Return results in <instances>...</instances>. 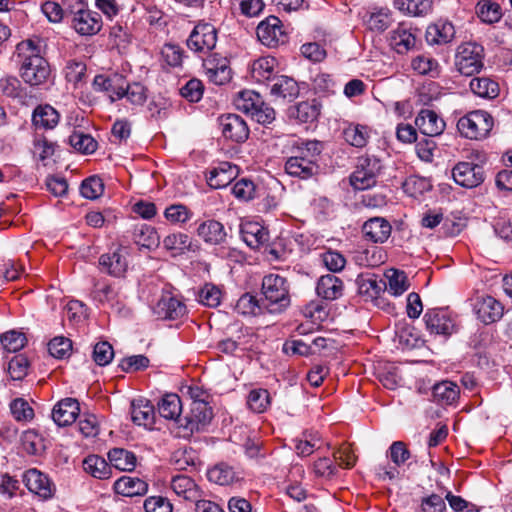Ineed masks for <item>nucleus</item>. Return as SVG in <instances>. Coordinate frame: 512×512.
Returning a JSON list of instances; mask_svg holds the SVG:
<instances>
[{
  "mask_svg": "<svg viewBox=\"0 0 512 512\" xmlns=\"http://www.w3.org/2000/svg\"><path fill=\"white\" fill-rule=\"evenodd\" d=\"M40 52V39H28L16 46L20 76L25 83L31 86L41 85L50 75L49 64L40 55Z\"/></svg>",
  "mask_w": 512,
  "mask_h": 512,
  "instance_id": "nucleus-1",
  "label": "nucleus"
},
{
  "mask_svg": "<svg viewBox=\"0 0 512 512\" xmlns=\"http://www.w3.org/2000/svg\"><path fill=\"white\" fill-rule=\"evenodd\" d=\"M291 304L290 285L288 280L279 275L270 273L265 275L261 283L260 305L265 312L280 314Z\"/></svg>",
  "mask_w": 512,
  "mask_h": 512,
  "instance_id": "nucleus-2",
  "label": "nucleus"
},
{
  "mask_svg": "<svg viewBox=\"0 0 512 512\" xmlns=\"http://www.w3.org/2000/svg\"><path fill=\"white\" fill-rule=\"evenodd\" d=\"M213 411L208 402L193 400L190 412L177 420L175 435L179 438L190 439L195 432L203 431L211 422Z\"/></svg>",
  "mask_w": 512,
  "mask_h": 512,
  "instance_id": "nucleus-3",
  "label": "nucleus"
},
{
  "mask_svg": "<svg viewBox=\"0 0 512 512\" xmlns=\"http://www.w3.org/2000/svg\"><path fill=\"white\" fill-rule=\"evenodd\" d=\"M493 125V117L488 112L475 110L458 120L457 129L465 138L480 140L488 136Z\"/></svg>",
  "mask_w": 512,
  "mask_h": 512,
  "instance_id": "nucleus-4",
  "label": "nucleus"
},
{
  "mask_svg": "<svg viewBox=\"0 0 512 512\" xmlns=\"http://www.w3.org/2000/svg\"><path fill=\"white\" fill-rule=\"evenodd\" d=\"M484 48L475 42L461 44L455 54V67L465 76H473L484 67Z\"/></svg>",
  "mask_w": 512,
  "mask_h": 512,
  "instance_id": "nucleus-5",
  "label": "nucleus"
},
{
  "mask_svg": "<svg viewBox=\"0 0 512 512\" xmlns=\"http://www.w3.org/2000/svg\"><path fill=\"white\" fill-rule=\"evenodd\" d=\"M382 165L375 156H361L357 159L355 170L350 175V184L356 190L369 189L377 183Z\"/></svg>",
  "mask_w": 512,
  "mask_h": 512,
  "instance_id": "nucleus-6",
  "label": "nucleus"
},
{
  "mask_svg": "<svg viewBox=\"0 0 512 512\" xmlns=\"http://www.w3.org/2000/svg\"><path fill=\"white\" fill-rule=\"evenodd\" d=\"M259 41L269 47L276 48L288 42V34L283 29L281 20L276 16H269L257 26Z\"/></svg>",
  "mask_w": 512,
  "mask_h": 512,
  "instance_id": "nucleus-7",
  "label": "nucleus"
},
{
  "mask_svg": "<svg viewBox=\"0 0 512 512\" xmlns=\"http://www.w3.org/2000/svg\"><path fill=\"white\" fill-rule=\"evenodd\" d=\"M217 43V29L208 22H199L187 39V47L196 53H208Z\"/></svg>",
  "mask_w": 512,
  "mask_h": 512,
  "instance_id": "nucleus-8",
  "label": "nucleus"
},
{
  "mask_svg": "<svg viewBox=\"0 0 512 512\" xmlns=\"http://www.w3.org/2000/svg\"><path fill=\"white\" fill-rule=\"evenodd\" d=\"M203 69L208 80L216 85H224L231 80L229 60L218 53H211L203 59Z\"/></svg>",
  "mask_w": 512,
  "mask_h": 512,
  "instance_id": "nucleus-9",
  "label": "nucleus"
},
{
  "mask_svg": "<svg viewBox=\"0 0 512 512\" xmlns=\"http://www.w3.org/2000/svg\"><path fill=\"white\" fill-rule=\"evenodd\" d=\"M454 181L464 188H475L485 180V172L481 165L473 162H459L452 169Z\"/></svg>",
  "mask_w": 512,
  "mask_h": 512,
  "instance_id": "nucleus-10",
  "label": "nucleus"
},
{
  "mask_svg": "<svg viewBox=\"0 0 512 512\" xmlns=\"http://www.w3.org/2000/svg\"><path fill=\"white\" fill-rule=\"evenodd\" d=\"M423 319L427 330L431 334L447 337L456 331L454 321L445 309H428Z\"/></svg>",
  "mask_w": 512,
  "mask_h": 512,
  "instance_id": "nucleus-11",
  "label": "nucleus"
},
{
  "mask_svg": "<svg viewBox=\"0 0 512 512\" xmlns=\"http://www.w3.org/2000/svg\"><path fill=\"white\" fill-rule=\"evenodd\" d=\"M417 30L410 23L401 22L390 32L389 44L398 54H406L416 47Z\"/></svg>",
  "mask_w": 512,
  "mask_h": 512,
  "instance_id": "nucleus-12",
  "label": "nucleus"
},
{
  "mask_svg": "<svg viewBox=\"0 0 512 512\" xmlns=\"http://www.w3.org/2000/svg\"><path fill=\"white\" fill-rule=\"evenodd\" d=\"M218 121L222 134L226 139L236 143H242L248 139L249 128L241 116L237 114L221 115Z\"/></svg>",
  "mask_w": 512,
  "mask_h": 512,
  "instance_id": "nucleus-13",
  "label": "nucleus"
},
{
  "mask_svg": "<svg viewBox=\"0 0 512 512\" xmlns=\"http://www.w3.org/2000/svg\"><path fill=\"white\" fill-rule=\"evenodd\" d=\"M473 310L484 324H491L501 319L504 307L494 297L482 295L474 299Z\"/></svg>",
  "mask_w": 512,
  "mask_h": 512,
  "instance_id": "nucleus-14",
  "label": "nucleus"
},
{
  "mask_svg": "<svg viewBox=\"0 0 512 512\" xmlns=\"http://www.w3.org/2000/svg\"><path fill=\"white\" fill-rule=\"evenodd\" d=\"M186 312V305L171 293L163 294L153 307V313L163 320L180 319Z\"/></svg>",
  "mask_w": 512,
  "mask_h": 512,
  "instance_id": "nucleus-15",
  "label": "nucleus"
},
{
  "mask_svg": "<svg viewBox=\"0 0 512 512\" xmlns=\"http://www.w3.org/2000/svg\"><path fill=\"white\" fill-rule=\"evenodd\" d=\"M125 77L119 73L99 74L94 77L93 87L96 91L108 94L110 102L123 99Z\"/></svg>",
  "mask_w": 512,
  "mask_h": 512,
  "instance_id": "nucleus-16",
  "label": "nucleus"
},
{
  "mask_svg": "<svg viewBox=\"0 0 512 512\" xmlns=\"http://www.w3.org/2000/svg\"><path fill=\"white\" fill-rule=\"evenodd\" d=\"M70 27L81 36L98 34L103 26L101 15L91 9L69 20Z\"/></svg>",
  "mask_w": 512,
  "mask_h": 512,
  "instance_id": "nucleus-17",
  "label": "nucleus"
},
{
  "mask_svg": "<svg viewBox=\"0 0 512 512\" xmlns=\"http://www.w3.org/2000/svg\"><path fill=\"white\" fill-rule=\"evenodd\" d=\"M270 94L275 101L291 102L298 97L299 86L293 78L279 75L271 81Z\"/></svg>",
  "mask_w": 512,
  "mask_h": 512,
  "instance_id": "nucleus-18",
  "label": "nucleus"
},
{
  "mask_svg": "<svg viewBox=\"0 0 512 512\" xmlns=\"http://www.w3.org/2000/svg\"><path fill=\"white\" fill-rule=\"evenodd\" d=\"M127 255L128 251L125 247H118L112 253L101 255L99 264L109 275L122 277L128 268Z\"/></svg>",
  "mask_w": 512,
  "mask_h": 512,
  "instance_id": "nucleus-19",
  "label": "nucleus"
},
{
  "mask_svg": "<svg viewBox=\"0 0 512 512\" xmlns=\"http://www.w3.org/2000/svg\"><path fill=\"white\" fill-rule=\"evenodd\" d=\"M391 232V224L383 217H372L365 221L362 226L363 237L372 243L382 244L386 242Z\"/></svg>",
  "mask_w": 512,
  "mask_h": 512,
  "instance_id": "nucleus-20",
  "label": "nucleus"
},
{
  "mask_svg": "<svg viewBox=\"0 0 512 512\" xmlns=\"http://www.w3.org/2000/svg\"><path fill=\"white\" fill-rule=\"evenodd\" d=\"M238 167L230 162H220L207 174V184L213 189H221L228 186L238 175Z\"/></svg>",
  "mask_w": 512,
  "mask_h": 512,
  "instance_id": "nucleus-21",
  "label": "nucleus"
},
{
  "mask_svg": "<svg viewBox=\"0 0 512 512\" xmlns=\"http://www.w3.org/2000/svg\"><path fill=\"white\" fill-rule=\"evenodd\" d=\"M415 125L419 131L428 137H436L445 129L444 120L433 110L422 109L415 119Z\"/></svg>",
  "mask_w": 512,
  "mask_h": 512,
  "instance_id": "nucleus-22",
  "label": "nucleus"
},
{
  "mask_svg": "<svg viewBox=\"0 0 512 512\" xmlns=\"http://www.w3.org/2000/svg\"><path fill=\"white\" fill-rule=\"evenodd\" d=\"M316 293L323 300H337L344 294V283L334 274L322 275L316 283Z\"/></svg>",
  "mask_w": 512,
  "mask_h": 512,
  "instance_id": "nucleus-23",
  "label": "nucleus"
},
{
  "mask_svg": "<svg viewBox=\"0 0 512 512\" xmlns=\"http://www.w3.org/2000/svg\"><path fill=\"white\" fill-rule=\"evenodd\" d=\"M23 482L32 493L43 499L50 498L53 494V487L46 475L37 469H30L23 474Z\"/></svg>",
  "mask_w": 512,
  "mask_h": 512,
  "instance_id": "nucleus-24",
  "label": "nucleus"
},
{
  "mask_svg": "<svg viewBox=\"0 0 512 512\" xmlns=\"http://www.w3.org/2000/svg\"><path fill=\"white\" fill-rule=\"evenodd\" d=\"M285 171L293 177L309 179L319 171V164L302 156H291L286 160Z\"/></svg>",
  "mask_w": 512,
  "mask_h": 512,
  "instance_id": "nucleus-25",
  "label": "nucleus"
},
{
  "mask_svg": "<svg viewBox=\"0 0 512 512\" xmlns=\"http://www.w3.org/2000/svg\"><path fill=\"white\" fill-rule=\"evenodd\" d=\"M196 232L199 238L210 245H220L227 237L223 224L214 219L200 223Z\"/></svg>",
  "mask_w": 512,
  "mask_h": 512,
  "instance_id": "nucleus-26",
  "label": "nucleus"
},
{
  "mask_svg": "<svg viewBox=\"0 0 512 512\" xmlns=\"http://www.w3.org/2000/svg\"><path fill=\"white\" fill-rule=\"evenodd\" d=\"M240 232L243 241L252 249H259L269 241L268 230L257 222L242 224Z\"/></svg>",
  "mask_w": 512,
  "mask_h": 512,
  "instance_id": "nucleus-27",
  "label": "nucleus"
},
{
  "mask_svg": "<svg viewBox=\"0 0 512 512\" xmlns=\"http://www.w3.org/2000/svg\"><path fill=\"white\" fill-rule=\"evenodd\" d=\"M86 64L82 61L72 60L66 65V81L73 83L72 94L82 98L83 89L86 87Z\"/></svg>",
  "mask_w": 512,
  "mask_h": 512,
  "instance_id": "nucleus-28",
  "label": "nucleus"
},
{
  "mask_svg": "<svg viewBox=\"0 0 512 512\" xmlns=\"http://www.w3.org/2000/svg\"><path fill=\"white\" fill-rule=\"evenodd\" d=\"M113 489L126 497L143 496L148 491V484L138 477L122 476L114 482Z\"/></svg>",
  "mask_w": 512,
  "mask_h": 512,
  "instance_id": "nucleus-29",
  "label": "nucleus"
},
{
  "mask_svg": "<svg viewBox=\"0 0 512 512\" xmlns=\"http://www.w3.org/2000/svg\"><path fill=\"white\" fill-rule=\"evenodd\" d=\"M320 115V105L315 101H303L288 109V116L299 123H313Z\"/></svg>",
  "mask_w": 512,
  "mask_h": 512,
  "instance_id": "nucleus-30",
  "label": "nucleus"
},
{
  "mask_svg": "<svg viewBox=\"0 0 512 512\" xmlns=\"http://www.w3.org/2000/svg\"><path fill=\"white\" fill-rule=\"evenodd\" d=\"M132 421L144 427H152L155 423L154 406L148 400H133L131 403Z\"/></svg>",
  "mask_w": 512,
  "mask_h": 512,
  "instance_id": "nucleus-31",
  "label": "nucleus"
},
{
  "mask_svg": "<svg viewBox=\"0 0 512 512\" xmlns=\"http://www.w3.org/2000/svg\"><path fill=\"white\" fill-rule=\"evenodd\" d=\"M460 395L458 385L452 381H442L433 386V401L441 406L453 405Z\"/></svg>",
  "mask_w": 512,
  "mask_h": 512,
  "instance_id": "nucleus-32",
  "label": "nucleus"
},
{
  "mask_svg": "<svg viewBox=\"0 0 512 512\" xmlns=\"http://www.w3.org/2000/svg\"><path fill=\"white\" fill-rule=\"evenodd\" d=\"M455 36V29L452 23L438 21L435 24L428 26L426 30V40L429 44H447L453 40Z\"/></svg>",
  "mask_w": 512,
  "mask_h": 512,
  "instance_id": "nucleus-33",
  "label": "nucleus"
},
{
  "mask_svg": "<svg viewBox=\"0 0 512 512\" xmlns=\"http://www.w3.org/2000/svg\"><path fill=\"white\" fill-rule=\"evenodd\" d=\"M109 464L119 471L131 472L137 465L136 455L124 448H112L108 454Z\"/></svg>",
  "mask_w": 512,
  "mask_h": 512,
  "instance_id": "nucleus-34",
  "label": "nucleus"
},
{
  "mask_svg": "<svg viewBox=\"0 0 512 512\" xmlns=\"http://www.w3.org/2000/svg\"><path fill=\"white\" fill-rule=\"evenodd\" d=\"M83 469L92 477L105 480L112 476V468L110 464L99 455H89L83 462Z\"/></svg>",
  "mask_w": 512,
  "mask_h": 512,
  "instance_id": "nucleus-35",
  "label": "nucleus"
},
{
  "mask_svg": "<svg viewBox=\"0 0 512 512\" xmlns=\"http://www.w3.org/2000/svg\"><path fill=\"white\" fill-rule=\"evenodd\" d=\"M182 403L180 397L175 393L165 394L158 402V412L165 419L177 420L181 417Z\"/></svg>",
  "mask_w": 512,
  "mask_h": 512,
  "instance_id": "nucleus-36",
  "label": "nucleus"
},
{
  "mask_svg": "<svg viewBox=\"0 0 512 512\" xmlns=\"http://www.w3.org/2000/svg\"><path fill=\"white\" fill-rule=\"evenodd\" d=\"M392 22V12L388 8H374L365 15V23L372 31L383 32Z\"/></svg>",
  "mask_w": 512,
  "mask_h": 512,
  "instance_id": "nucleus-37",
  "label": "nucleus"
},
{
  "mask_svg": "<svg viewBox=\"0 0 512 512\" xmlns=\"http://www.w3.org/2000/svg\"><path fill=\"white\" fill-rule=\"evenodd\" d=\"M276 59L273 57H261L255 60L251 66V77L258 83L272 81Z\"/></svg>",
  "mask_w": 512,
  "mask_h": 512,
  "instance_id": "nucleus-38",
  "label": "nucleus"
},
{
  "mask_svg": "<svg viewBox=\"0 0 512 512\" xmlns=\"http://www.w3.org/2000/svg\"><path fill=\"white\" fill-rule=\"evenodd\" d=\"M59 118V113L52 106H38L33 112L32 122L36 128L52 129Z\"/></svg>",
  "mask_w": 512,
  "mask_h": 512,
  "instance_id": "nucleus-39",
  "label": "nucleus"
},
{
  "mask_svg": "<svg viewBox=\"0 0 512 512\" xmlns=\"http://www.w3.org/2000/svg\"><path fill=\"white\" fill-rule=\"evenodd\" d=\"M173 491L186 500L195 501L199 497V491L195 482L188 476L177 475L172 478Z\"/></svg>",
  "mask_w": 512,
  "mask_h": 512,
  "instance_id": "nucleus-40",
  "label": "nucleus"
},
{
  "mask_svg": "<svg viewBox=\"0 0 512 512\" xmlns=\"http://www.w3.org/2000/svg\"><path fill=\"white\" fill-rule=\"evenodd\" d=\"M412 69L419 75L437 78L440 75V66L436 59L429 55H418L411 61Z\"/></svg>",
  "mask_w": 512,
  "mask_h": 512,
  "instance_id": "nucleus-41",
  "label": "nucleus"
},
{
  "mask_svg": "<svg viewBox=\"0 0 512 512\" xmlns=\"http://www.w3.org/2000/svg\"><path fill=\"white\" fill-rule=\"evenodd\" d=\"M370 130L367 126L360 124H351L343 131L345 141L351 146L363 148L368 143Z\"/></svg>",
  "mask_w": 512,
  "mask_h": 512,
  "instance_id": "nucleus-42",
  "label": "nucleus"
},
{
  "mask_svg": "<svg viewBox=\"0 0 512 512\" xmlns=\"http://www.w3.org/2000/svg\"><path fill=\"white\" fill-rule=\"evenodd\" d=\"M469 86L471 91L479 97L492 99L499 94L498 83L486 77L473 78Z\"/></svg>",
  "mask_w": 512,
  "mask_h": 512,
  "instance_id": "nucleus-43",
  "label": "nucleus"
},
{
  "mask_svg": "<svg viewBox=\"0 0 512 512\" xmlns=\"http://www.w3.org/2000/svg\"><path fill=\"white\" fill-rule=\"evenodd\" d=\"M197 460L196 451L187 446L178 448L171 455V463L177 470H187L190 467H195Z\"/></svg>",
  "mask_w": 512,
  "mask_h": 512,
  "instance_id": "nucleus-44",
  "label": "nucleus"
},
{
  "mask_svg": "<svg viewBox=\"0 0 512 512\" xmlns=\"http://www.w3.org/2000/svg\"><path fill=\"white\" fill-rule=\"evenodd\" d=\"M209 481L219 485H230L236 479V473L234 469L225 463H219L207 472Z\"/></svg>",
  "mask_w": 512,
  "mask_h": 512,
  "instance_id": "nucleus-45",
  "label": "nucleus"
},
{
  "mask_svg": "<svg viewBox=\"0 0 512 512\" xmlns=\"http://www.w3.org/2000/svg\"><path fill=\"white\" fill-rule=\"evenodd\" d=\"M235 310L237 313L244 316L266 313L262 305H260V298L258 299L256 296L250 293L243 294L237 300L235 304Z\"/></svg>",
  "mask_w": 512,
  "mask_h": 512,
  "instance_id": "nucleus-46",
  "label": "nucleus"
},
{
  "mask_svg": "<svg viewBox=\"0 0 512 512\" xmlns=\"http://www.w3.org/2000/svg\"><path fill=\"white\" fill-rule=\"evenodd\" d=\"M69 144L83 154L93 153L97 149V141L91 135L76 130L69 135Z\"/></svg>",
  "mask_w": 512,
  "mask_h": 512,
  "instance_id": "nucleus-47",
  "label": "nucleus"
},
{
  "mask_svg": "<svg viewBox=\"0 0 512 512\" xmlns=\"http://www.w3.org/2000/svg\"><path fill=\"white\" fill-rule=\"evenodd\" d=\"M164 217L171 224L183 225L192 219L193 212L184 204H171L165 209Z\"/></svg>",
  "mask_w": 512,
  "mask_h": 512,
  "instance_id": "nucleus-48",
  "label": "nucleus"
},
{
  "mask_svg": "<svg viewBox=\"0 0 512 512\" xmlns=\"http://www.w3.org/2000/svg\"><path fill=\"white\" fill-rule=\"evenodd\" d=\"M355 260L358 264L363 266L377 267L384 263L385 254L381 248L373 246L361 252H357Z\"/></svg>",
  "mask_w": 512,
  "mask_h": 512,
  "instance_id": "nucleus-49",
  "label": "nucleus"
},
{
  "mask_svg": "<svg viewBox=\"0 0 512 512\" xmlns=\"http://www.w3.org/2000/svg\"><path fill=\"white\" fill-rule=\"evenodd\" d=\"M147 89L139 82L129 83L124 81L123 98H126L131 104L141 106L147 99Z\"/></svg>",
  "mask_w": 512,
  "mask_h": 512,
  "instance_id": "nucleus-50",
  "label": "nucleus"
},
{
  "mask_svg": "<svg viewBox=\"0 0 512 512\" xmlns=\"http://www.w3.org/2000/svg\"><path fill=\"white\" fill-rule=\"evenodd\" d=\"M0 342L5 351L15 353L25 346L27 338L24 333L11 330L0 336Z\"/></svg>",
  "mask_w": 512,
  "mask_h": 512,
  "instance_id": "nucleus-51",
  "label": "nucleus"
},
{
  "mask_svg": "<svg viewBox=\"0 0 512 512\" xmlns=\"http://www.w3.org/2000/svg\"><path fill=\"white\" fill-rule=\"evenodd\" d=\"M222 299V291L219 287L211 283H206L198 293V301L210 308L220 305Z\"/></svg>",
  "mask_w": 512,
  "mask_h": 512,
  "instance_id": "nucleus-52",
  "label": "nucleus"
},
{
  "mask_svg": "<svg viewBox=\"0 0 512 512\" xmlns=\"http://www.w3.org/2000/svg\"><path fill=\"white\" fill-rule=\"evenodd\" d=\"M232 193L238 200L247 202L257 196L258 188L252 180L242 178L234 184Z\"/></svg>",
  "mask_w": 512,
  "mask_h": 512,
  "instance_id": "nucleus-53",
  "label": "nucleus"
},
{
  "mask_svg": "<svg viewBox=\"0 0 512 512\" xmlns=\"http://www.w3.org/2000/svg\"><path fill=\"white\" fill-rule=\"evenodd\" d=\"M248 407L256 412H264L270 405V394L266 389H254L247 397Z\"/></svg>",
  "mask_w": 512,
  "mask_h": 512,
  "instance_id": "nucleus-54",
  "label": "nucleus"
},
{
  "mask_svg": "<svg viewBox=\"0 0 512 512\" xmlns=\"http://www.w3.org/2000/svg\"><path fill=\"white\" fill-rule=\"evenodd\" d=\"M104 192V184L101 178L91 176L85 179L80 185V193L83 197L94 200L100 197Z\"/></svg>",
  "mask_w": 512,
  "mask_h": 512,
  "instance_id": "nucleus-55",
  "label": "nucleus"
},
{
  "mask_svg": "<svg viewBox=\"0 0 512 512\" xmlns=\"http://www.w3.org/2000/svg\"><path fill=\"white\" fill-rule=\"evenodd\" d=\"M231 4L248 18L259 16L265 7L263 0H231Z\"/></svg>",
  "mask_w": 512,
  "mask_h": 512,
  "instance_id": "nucleus-56",
  "label": "nucleus"
},
{
  "mask_svg": "<svg viewBox=\"0 0 512 512\" xmlns=\"http://www.w3.org/2000/svg\"><path fill=\"white\" fill-rule=\"evenodd\" d=\"M323 151V143L317 140H308L302 142L296 149L294 156H302L307 160H313L318 163L320 155Z\"/></svg>",
  "mask_w": 512,
  "mask_h": 512,
  "instance_id": "nucleus-57",
  "label": "nucleus"
},
{
  "mask_svg": "<svg viewBox=\"0 0 512 512\" xmlns=\"http://www.w3.org/2000/svg\"><path fill=\"white\" fill-rule=\"evenodd\" d=\"M387 457L395 466L400 467L411 457V452L403 441H394L387 451Z\"/></svg>",
  "mask_w": 512,
  "mask_h": 512,
  "instance_id": "nucleus-58",
  "label": "nucleus"
},
{
  "mask_svg": "<svg viewBox=\"0 0 512 512\" xmlns=\"http://www.w3.org/2000/svg\"><path fill=\"white\" fill-rule=\"evenodd\" d=\"M22 447L30 455H39L44 450L43 440L33 430H28L21 437Z\"/></svg>",
  "mask_w": 512,
  "mask_h": 512,
  "instance_id": "nucleus-59",
  "label": "nucleus"
},
{
  "mask_svg": "<svg viewBox=\"0 0 512 512\" xmlns=\"http://www.w3.org/2000/svg\"><path fill=\"white\" fill-rule=\"evenodd\" d=\"M204 92L203 83L196 78H192L181 87L180 94L187 101L195 103L201 100Z\"/></svg>",
  "mask_w": 512,
  "mask_h": 512,
  "instance_id": "nucleus-60",
  "label": "nucleus"
},
{
  "mask_svg": "<svg viewBox=\"0 0 512 512\" xmlns=\"http://www.w3.org/2000/svg\"><path fill=\"white\" fill-rule=\"evenodd\" d=\"M477 15L481 21L492 24L501 18V8L497 3H492L489 1L479 3Z\"/></svg>",
  "mask_w": 512,
  "mask_h": 512,
  "instance_id": "nucleus-61",
  "label": "nucleus"
},
{
  "mask_svg": "<svg viewBox=\"0 0 512 512\" xmlns=\"http://www.w3.org/2000/svg\"><path fill=\"white\" fill-rule=\"evenodd\" d=\"M29 367L27 357L22 354L14 356L8 364V373L13 380H22L26 375Z\"/></svg>",
  "mask_w": 512,
  "mask_h": 512,
  "instance_id": "nucleus-62",
  "label": "nucleus"
},
{
  "mask_svg": "<svg viewBox=\"0 0 512 512\" xmlns=\"http://www.w3.org/2000/svg\"><path fill=\"white\" fill-rule=\"evenodd\" d=\"M10 410L17 421H30L34 417V411L28 402L22 398H17L10 404Z\"/></svg>",
  "mask_w": 512,
  "mask_h": 512,
  "instance_id": "nucleus-63",
  "label": "nucleus"
},
{
  "mask_svg": "<svg viewBox=\"0 0 512 512\" xmlns=\"http://www.w3.org/2000/svg\"><path fill=\"white\" fill-rule=\"evenodd\" d=\"M146 512H172L173 505L163 496H150L144 501Z\"/></svg>",
  "mask_w": 512,
  "mask_h": 512,
  "instance_id": "nucleus-64",
  "label": "nucleus"
}]
</instances>
